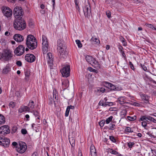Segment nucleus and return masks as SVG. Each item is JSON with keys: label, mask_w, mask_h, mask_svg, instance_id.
I'll list each match as a JSON object with an SVG mask.
<instances>
[{"label": "nucleus", "mask_w": 156, "mask_h": 156, "mask_svg": "<svg viewBox=\"0 0 156 156\" xmlns=\"http://www.w3.org/2000/svg\"><path fill=\"white\" fill-rule=\"evenodd\" d=\"M13 39L18 42H21L24 40L23 37L19 34H16L13 36Z\"/></svg>", "instance_id": "17"}, {"label": "nucleus", "mask_w": 156, "mask_h": 156, "mask_svg": "<svg viewBox=\"0 0 156 156\" xmlns=\"http://www.w3.org/2000/svg\"><path fill=\"white\" fill-rule=\"evenodd\" d=\"M144 98H144V100L145 101L144 102L146 103H149V101L148 100V99H147V98L146 97H147V96L145 95V96H144Z\"/></svg>", "instance_id": "47"}, {"label": "nucleus", "mask_w": 156, "mask_h": 156, "mask_svg": "<svg viewBox=\"0 0 156 156\" xmlns=\"http://www.w3.org/2000/svg\"><path fill=\"white\" fill-rule=\"evenodd\" d=\"M106 14L107 17L108 18H110L111 17V12L109 11H108L106 12Z\"/></svg>", "instance_id": "58"}, {"label": "nucleus", "mask_w": 156, "mask_h": 156, "mask_svg": "<svg viewBox=\"0 0 156 156\" xmlns=\"http://www.w3.org/2000/svg\"><path fill=\"white\" fill-rule=\"evenodd\" d=\"M105 83L107 87L111 90H122V88L121 87H117L110 83L105 82Z\"/></svg>", "instance_id": "12"}, {"label": "nucleus", "mask_w": 156, "mask_h": 156, "mask_svg": "<svg viewBox=\"0 0 156 156\" xmlns=\"http://www.w3.org/2000/svg\"><path fill=\"white\" fill-rule=\"evenodd\" d=\"M151 150L152 151V152L153 153V154L155 156H156V150H153L151 149Z\"/></svg>", "instance_id": "60"}, {"label": "nucleus", "mask_w": 156, "mask_h": 156, "mask_svg": "<svg viewBox=\"0 0 156 156\" xmlns=\"http://www.w3.org/2000/svg\"><path fill=\"white\" fill-rule=\"evenodd\" d=\"M152 117L149 116L147 115L146 120H147V121H151Z\"/></svg>", "instance_id": "57"}, {"label": "nucleus", "mask_w": 156, "mask_h": 156, "mask_svg": "<svg viewBox=\"0 0 156 156\" xmlns=\"http://www.w3.org/2000/svg\"><path fill=\"white\" fill-rule=\"evenodd\" d=\"M124 131V132L126 133L133 132V130L131 129V128L128 127H126Z\"/></svg>", "instance_id": "30"}, {"label": "nucleus", "mask_w": 156, "mask_h": 156, "mask_svg": "<svg viewBox=\"0 0 156 156\" xmlns=\"http://www.w3.org/2000/svg\"><path fill=\"white\" fill-rule=\"evenodd\" d=\"M69 110H70V109H69V108L68 107H67V108L66 109V112L65 115L66 117H67L68 116L69 114Z\"/></svg>", "instance_id": "44"}, {"label": "nucleus", "mask_w": 156, "mask_h": 156, "mask_svg": "<svg viewBox=\"0 0 156 156\" xmlns=\"http://www.w3.org/2000/svg\"><path fill=\"white\" fill-rule=\"evenodd\" d=\"M23 11L21 7L17 6L15 8L13 11V15L15 19L22 18Z\"/></svg>", "instance_id": "3"}, {"label": "nucleus", "mask_w": 156, "mask_h": 156, "mask_svg": "<svg viewBox=\"0 0 156 156\" xmlns=\"http://www.w3.org/2000/svg\"><path fill=\"white\" fill-rule=\"evenodd\" d=\"M146 122V121H142L141 122V125L142 126L145 128L147 126V123Z\"/></svg>", "instance_id": "43"}, {"label": "nucleus", "mask_w": 156, "mask_h": 156, "mask_svg": "<svg viewBox=\"0 0 156 156\" xmlns=\"http://www.w3.org/2000/svg\"><path fill=\"white\" fill-rule=\"evenodd\" d=\"M91 41H92L94 44H99L100 43L99 40L96 38H94L92 37L91 39Z\"/></svg>", "instance_id": "24"}, {"label": "nucleus", "mask_w": 156, "mask_h": 156, "mask_svg": "<svg viewBox=\"0 0 156 156\" xmlns=\"http://www.w3.org/2000/svg\"><path fill=\"white\" fill-rule=\"evenodd\" d=\"M134 143L133 142H129L128 143L127 145L129 148H132L134 145Z\"/></svg>", "instance_id": "45"}, {"label": "nucleus", "mask_w": 156, "mask_h": 156, "mask_svg": "<svg viewBox=\"0 0 156 156\" xmlns=\"http://www.w3.org/2000/svg\"><path fill=\"white\" fill-rule=\"evenodd\" d=\"M24 51V47L22 45H20L14 50V53L16 55L20 56L23 54Z\"/></svg>", "instance_id": "8"}, {"label": "nucleus", "mask_w": 156, "mask_h": 156, "mask_svg": "<svg viewBox=\"0 0 156 156\" xmlns=\"http://www.w3.org/2000/svg\"><path fill=\"white\" fill-rule=\"evenodd\" d=\"M105 121V120H102L99 122V125L101 127H103L104 126Z\"/></svg>", "instance_id": "46"}, {"label": "nucleus", "mask_w": 156, "mask_h": 156, "mask_svg": "<svg viewBox=\"0 0 156 156\" xmlns=\"http://www.w3.org/2000/svg\"><path fill=\"white\" fill-rule=\"evenodd\" d=\"M120 52L121 53L123 57L124 58V59L126 60V58L124 51L122 50V51H121Z\"/></svg>", "instance_id": "50"}, {"label": "nucleus", "mask_w": 156, "mask_h": 156, "mask_svg": "<svg viewBox=\"0 0 156 156\" xmlns=\"http://www.w3.org/2000/svg\"><path fill=\"white\" fill-rule=\"evenodd\" d=\"M105 127H106V129L113 130L115 129V125L114 123L112 122L109 124V126H106Z\"/></svg>", "instance_id": "20"}, {"label": "nucleus", "mask_w": 156, "mask_h": 156, "mask_svg": "<svg viewBox=\"0 0 156 156\" xmlns=\"http://www.w3.org/2000/svg\"><path fill=\"white\" fill-rule=\"evenodd\" d=\"M62 41L61 40L59 39L57 42V47H59V46L63 47L64 46L63 44L62 43Z\"/></svg>", "instance_id": "38"}, {"label": "nucleus", "mask_w": 156, "mask_h": 156, "mask_svg": "<svg viewBox=\"0 0 156 156\" xmlns=\"http://www.w3.org/2000/svg\"><path fill=\"white\" fill-rule=\"evenodd\" d=\"M25 59L28 62H32L35 61V57L33 54H28L26 55Z\"/></svg>", "instance_id": "14"}, {"label": "nucleus", "mask_w": 156, "mask_h": 156, "mask_svg": "<svg viewBox=\"0 0 156 156\" xmlns=\"http://www.w3.org/2000/svg\"><path fill=\"white\" fill-rule=\"evenodd\" d=\"M12 56V55L10 51L8 50L5 51L3 54V57L4 58L6 61L10 60Z\"/></svg>", "instance_id": "15"}, {"label": "nucleus", "mask_w": 156, "mask_h": 156, "mask_svg": "<svg viewBox=\"0 0 156 156\" xmlns=\"http://www.w3.org/2000/svg\"><path fill=\"white\" fill-rule=\"evenodd\" d=\"M12 145L16 147V149L17 147L18 144L16 142H14L12 143Z\"/></svg>", "instance_id": "56"}, {"label": "nucleus", "mask_w": 156, "mask_h": 156, "mask_svg": "<svg viewBox=\"0 0 156 156\" xmlns=\"http://www.w3.org/2000/svg\"><path fill=\"white\" fill-rule=\"evenodd\" d=\"M140 66H141V67H142V69L144 71H147V68L146 66H145L144 65H142V64H140Z\"/></svg>", "instance_id": "51"}, {"label": "nucleus", "mask_w": 156, "mask_h": 156, "mask_svg": "<svg viewBox=\"0 0 156 156\" xmlns=\"http://www.w3.org/2000/svg\"><path fill=\"white\" fill-rule=\"evenodd\" d=\"M76 42L79 48H81L82 47V44H81L80 41L78 40H77L76 41Z\"/></svg>", "instance_id": "36"}, {"label": "nucleus", "mask_w": 156, "mask_h": 156, "mask_svg": "<svg viewBox=\"0 0 156 156\" xmlns=\"http://www.w3.org/2000/svg\"><path fill=\"white\" fill-rule=\"evenodd\" d=\"M126 110L123 109L121 113L122 115H123L124 116L126 115Z\"/></svg>", "instance_id": "52"}, {"label": "nucleus", "mask_w": 156, "mask_h": 156, "mask_svg": "<svg viewBox=\"0 0 156 156\" xmlns=\"http://www.w3.org/2000/svg\"><path fill=\"white\" fill-rule=\"evenodd\" d=\"M55 100L54 98H52L51 97H50L49 99V101H48V104L49 105H52V103H53V101L54 102V104H55V100Z\"/></svg>", "instance_id": "35"}, {"label": "nucleus", "mask_w": 156, "mask_h": 156, "mask_svg": "<svg viewBox=\"0 0 156 156\" xmlns=\"http://www.w3.org/2000/svg\"><path fill=\"white\" fill-rule=\"evenodd\" d=\"M21 132L23 134H26L27 133V130L26 129H23L21 130Z\"/></svg>", "instance_id": "49"}, {"label": "nucleus", "mask_w": 156, "mask_h": 156, "mask_svg": "<svg viewBox=\"0 0 156 156\" xmlns=\"http://www.w3.org/2000/svg\"><path fill=\"white\" fill-rule=\"evenodd\" d=\"M2 142L1 145L6 147L9 146L10 142V140L9 139L4 137L2 139Z\"/></svg>", "instance_id": "16"}, {"label": "nucleus", "mask_w": 156, "mask_h": 156, "mask_svg": "<svg viewBox=\"0 0 156 156\" xmlns=\"http://www.w3.org/2000/svg\"><path fill=\"white\" fill-rule=\"evenodd\" d=\"M30 75V72L27 70L25 72V79L26 81H28L29 80V77Z\"/></svg>", "instance_id": "31"}, {"label": "nucleus", "mask_w": 156, "mask_h": 156, "mask_svg": "<svg viewBox=\"0 0 156 156\" xmlns=\"http://www.w3.org/2000/svg\"><path fill=\"white\" fill-rule=\"evenodd\" d=\"M90 64H91L92 66H94H94L100 68V66L98 62L96 61L94 58H93V59L92 60L91 62L90 63Z\"/></svg>", "instance_id": "18"}, {"label": "nucleus", "mask_w": 156, "mask_h": 156, "mask_svg": "<svg viewBox=\"0 0 156 156\" xmlns=\"http://www.w3.org/2000/svg\"><path fill=\"white\" fill-rule=\"evenodd\" d=\"M13 25L15 29L19 30H24L26 27V22L23 18L15 19Z\"/></svg>", "instance_id": "2"}, {"label": "nucleus", "mask_w": 156, "mask_h": 156, "mask_svg": "<svg viewBox=\"0 0 156 156\" xmlns=\"http://www.w3.org/2000/svg\"><path fill=\"white\" fill-rule=\"evenodd\" d=\"M69 108V109H74V108H75V107L74 106H72V105H70V106H67Z\"/></svg>", "instance_id": "61"}, {"label": "nucleus", "mask_w": 156, "mask_h": 156, "mask_svg": "<svg viewBox=\"0 0 156 156\" xmlns=\"http://www.w3.org/2000/svg\"><path fill=\"white\" fill-rule=\"evenodd\" d=\"M10 68L9 66L8 65H7L5 68L3 69L2 72L3 73L6 74L9 71Z\"/></svg>", "instance_id": "26"}, {"label": "nucleus", "mask_w": 156, "mask_h": 156, "mask_svg": "<svg viewBox=\"0 0 156 156\" xmlns=\"http://www.w3.org/2000/svg\"><path fill=\"white\" fill-rule=\"evenodd\" d=\"M27 148V146L25 143L23 142H20L18 144L16 150L19 153H23L25 151Z\"/></svg>", "instance_id": "5"}, {"label": "nucleus", "mask_w": 156, "mask_h": 156, "mask_svg": "<svg viewBox=\"0 0 156 156\" xmlns=\"http://www.w3.org/2000/svg\"><path fill=\"white\" fill-rule=\"evenodd\" d=\"M124 97H120L118 98V101L121 105L123 104L124 103Z\"/></svg>", "instance_id": "29"}, {"label": "nucleus", "mask_w": 156, "mask_h": 156, "mask_svg": "<svg viewBox=\"0 0 156 156\" xmlns=\"http://www.w3.org/2000/svg\"><path fill=\"white\" fill-rule=\"evenodd\" d=\"M10 132L9 126L8 125H4L0 127V133L3 135L9 134Z\"/></svg>", "instance_id": "9"}, {"label": "nucleus", "mask_w": 156, "mask_h": 156, "mask_svg": "<svg viewBox=\"0 0 156 156\" xmlns=\"http://www.w3.org/2000/svg\"><path fill=\"white\" fill-rule=\"evenodd\" d=\"M15 105V103L13 102H11L9 104V107L12 108H13L14 107Z\"/></svg>", "instance_id": "48"}, {"label": "nucleus", "mask_w": 156, "mask_h": 156, "mask_svg": "<svg viewBox=\"0 0 156 156\" xmlns=\"http://www.w3.org/2000/svg\"><path fill=\"white\" fill-rule=\"evenodd\" d=\"M42 41L43 45V50L45 51L48 48V43L47 39L46 37L44 35L42 36Z\"/></svg>", "instance_id": "13"}, {"label": "nucleus", "mask_w": 156, "mask_h": 156, "mask_svg": "<svg viewBox=\"0 0 156 156\" xmlns=\"http://www.w3.org/2000/svg\"><path fill=\"white\" fill-rule=\"evenodd\" d=\"M141 117L143 120V121H146L147 122H149V121H147V120H146L147 115L142 116Z\"/></svg>", "instance_id": "55"}, {"label": "nucleus", "mask_w": 156, "mask_h": 156, "mask_svg": "<svg viewBox=\"0 0 156 156\" xmlns=\"http://www.w3.org/2000/svg\"><path fill=\"white\" fill-rule=\"evenodd\" d=\"M97 93H99L100 94V93H104L105 91V89L103 87H98L96 90Z\"/></svg>", "instance_id": "27"}, {"label": "nucleus", "mask_w": 156, "mask_h": 156, "mask_svg": "<svg viewBox=\"0 0 156 156\" xmlns=\"http://www.w3.org/2000/svg\"><path fill=\"white\" fill-rule=\"evenodd\" d=\"M70 67L69 65H67L60 70L62 76L67 77L69 76Z\"/></svg>", "instance_id": "6"}, {"label": "nucleus", "mask_w": 156, "mask_h": 156, "mask_svg": "<svg viewBox=\"0 0 156 156\" xmlns=\"http://www.w3.org/2000/svg\"><path fill=\"white\" fill-rule=\"evenodd\" d=\"M90 153L91 156L97 154L95 147L93 145H92L90 146Z\"/></svg>", "instance_id": "19"}, {"label": "nucleus", "mask_w": 156, "mask_h": 156, "mask_svg": "<svg viewBox=\"0 0 156 156\" xmlns=\"http://www.w3.org/2000/svg\"><path fill=\"white\" fill-rule=\"evenodd\" d=\"M83 10L85 16L89 18L91 13V9L90 4L89 3H86L83 8Z\"/></svg>", "instance_id": "4"}, {"label": "nucleus", "mask_w": 156, "mask_h": 156, "mask_svg": "<svg viewBox=\"0 0 156 156\" xmlns=\"http://www.w3.org/2000/svg\"><path fill=\"white\" fill-rule=\"evenodd\" d=\"M85 58L87 61L90 64L94 58L90 56L87 55L86 56Z\"/></svg>", "instance_id": "25"}, {"label": "nucleus", "mask_w": 156, "mask_h": 156, "mask_svg": "<svg viewBox=\"0 0 156 156\" xmlns=\"http://www.w3.org/2000/svg\"><path fill=\"white\" fill-rule=\"evenodd\" d=\"M108 152L115 155H117L119 153L116 151L114 150L111 148H108Z\"/></svg>", "instance_id": "28"}, {"label": "nucleus", "mask_w": 156, "mask_h": 156, "mask_svg": "<svg viewBox=\"0 0 156 156\" xmlns=\"http://www.w3.org/2000/svg\"><path fill=\"white\" fill-rule=\"evenodd\" d=\"M118 48L120 52L121 51H122V49H123V48L122 46H121V45H119L118 47Z\"/></svg>", "instance_id": "63"}, {"label": "nucleus", "mask_w": 156, "mask_h": 156, "mask_svg": "<svg viewBox=\"0 0 156 156\" xmlns=\"http://www.w3.org/2000/svg\"><path fill=\"white\" fill-rule=\"evenodd\" d=\"M129 65L131 67V68L133 70H134V68L133 66V64H132L131 62H129Z\"/></svg>", "instance_id": "53"}, {"label": "nucleus", "mask_w": 156, "mask_h": 156, "mask_svg": "<svg viewBox=\"0 0 156 156\" xmlns=\"http://www.w3.org/2000/svg\"><path fill=\"white\" fill-rule=\"evenodd\" d=\"M33 114L35 117H37V119H40L39 113L37 111H33Z\"/></svg>", "instance_id": "33"}, {"label": "nucleus", "mask_w": 156, "mask_h": 156, "mask_svg": "<svg viewBox=\"0 0 156 156\" xmlns=\"http://www.w3.org/2000/svg\"><path fill=\"white\" fill-rule=\"evenodd\" d=\"M128 119L131 121H134L136 119V116H134V117H131L130 116H128L127 117Z\"/></svg>", "instance_id": "39"}, {"label": "nucleus", "mask_w": 156, "mask_h": 156, "mask_svg": "<svg viewBox=\"0 0 156 156\" xmlns=\"http://www.w3.org/2000/svg\"><path fill=\"white\" fill-rule=\"evenodd\" d=\"M23 109H24V111H29L30 109V108H29V107H28L27 106H23Z\"/></svg>", "instance_id": "41"}, {"label": "nucleus", "mask_w": 156, "mask_h": 156, "mask_svg": "<svg viewBox=\"0 0 156 156\" xmlns=\"http://www.w3.org/2000/svg\"><path fill=\"white\" fill-rule=\"evenodd\" d=\"M109 139L110 140L112 141V142L115 143L116 142V140L115 137L113 136H109Z\"/></svg>", "instance_id": "40"}, {"label": "nucleus", "mask_w": 156, "mask_h": 156, "mask_svg": "<svg viewBox=\"0 0 156 156\" xmlns=\"http://www.w3.org/2000/svg\"><path fill=\"white\" fill-rule=\"evenodd\" d=\"M133 2L136 4L139 3L140 2L138 0H131Z\"/></svg>", "instance_id": "62"}, {"label": "nucleus", "mask_w": 156, "mask_h": 156, "mask_svg": "<svg viewBox=\"0 0 156 156\" xmlns=\"http://www.w3.org/2000/svg\"><path fill=\"white\" fill-rule=\"evenodd\" d=\"M46 58L50 69H53V60L52 54L50 52L48 53L47 55Z\"/></svg>", "instance_id": "11"}, {"label": "nucleus", "mask_w": 156, "mask_h": 156, "mask_svg": "<svg viewBox=\"0 0 156 156\" xmlns=\"http://www.w3.org/2000/svg\"><path fill=\"white\" fill-rule=\"evenodd\" d=\"M2 12L4 15L7 17H10L12 13V10L10 8L6 7H3Z\"/></svg>", "instance_id": "10"}, {"label": "nucleus", "mask_w": 156, "mask_h": 156, "mask_svg": "<svg viewBox=\"0 0 156 156\" xmlns=\"http://www.w3.org/2000/svg\"><path fill=\"white\" fill-rule=\"evenodd\" d=\"M10 33L8 31H6L5 32V35L6 36H8L10 34Z\"/></svg>", "instance_id": "64"}, {"label": "nucleus", "mask_w": 156, "mask_h": 156, "mask_svg": "<svg viewBox=\"0 0 156 156\" xmlns=\"http://www.w3.org/2000/svg\"><path fill=\"white\" fill-rule=\"evenodd\" d=\"M19 112H24L23 107H21L19 109Z\"/></svg>", "instance_id": "59"}, {"label": "nucleus", "mask_w": 156, "mask_h": 156, "mask_svg": "<svg viewBox=\"0 0 156 156\" xmlns=\"http://www.w3.org/2000/svg\"><path fill=\"white\" fill-rule=\"evenodd\" d=\"M69 140L71 145L73 147L75 145V140L73 137H69Z\"/></svg>", "instance_id": "32"}, {"label": "nucleus", "mask_w": 156, "mask_h": 156, "mask_svg": "<svg viewBox=\"0 0 156 156\" xmlns=\"http://www.w3.org/2000/svg\"><path fill=\"white\" fill-rule=\"evenodd\" d=\"M16 64L18 66H21L22 65V62L20 61H17L16 62Z\"/></svg>", "instance_id": "54"}, {"label": "nucleus", "mask_w": 156, "mask_h": 156, "mask_svg": "<svg viewBox=\"0 0 156 156\" xmlns=\"http://www.w3.org/2000/svg\"><path fill=\"white\" fill-rule=\"evenodd\" d=\"M112 118L113 117L111 116L107 119L105 121L106 123L107 124H109L112 121Z\"/></svg>", "instance_id": "37"}, {"label": "nucleus", "mask_w": 156, "mask_h": 156, "mask_svg": "<svg viewBox=\"0 0 156 156\" xmlns=\"http://www.w3.org/2000/svg\"><path fill=\"white\" fill-rule=\"evenodd\" d=\"M5 117L2 114H0V125L5 123Z\"/></svg>", "instance_id": "21"}, {"label": "nucleus", "mask_w": 156, "mask_h": 156, "mask_svg": "<svg viewBox=\"0 0 156 156\" xmlns=\"http://www.w3.org/2000/svg\"><path fill=\"white\" fill-rule=\"evenodd\" d=\"M120 39L123 43V45L124 46H126L127 45V42L125 40V39L122 36H121L120 37Z\"/></svg>", "instance_id": "34"}, {"label": "nucleus", "mask_w": 156, "mask_h": 156, "mask_svg": "<svg viewBox=\"0 0 156 156\" xmlns=\"http://www.w3.org/2000/svg\"><path fill=\"white\" fill-rule=\"evenodd\" d=\"M26 44L27 47L31 50H34L37 46V41L35 38L32 35L27 36Z\"/></svg>", "instance_id": "1"}, {"label": "nucleus", "mask_w": 156, "mask_h": 156, "mask_svg": "<svg viewBox=\"0 0 156 156\" xmlns=\"http://www.w3.org/2000/svg\"><path fill=\"white\" fill-rule=\"evenodd\" d=\"M145 25L147 27L150 28L152 30H154V27L151 24H146Z\"/></svg>", "instance_id": "42"}, {"label": "nucleus", "mask_w": 156, "mask_h": 156, "mask_svg": "<svg viewBox=\"0 0 156 156\" xmlns=\"http://www.w3.org/2000/svg\"><path fill=\"white\" fill-rule=\"evenodd\" d=\"M53 98H54L56 100H57L58 99V97H57L58 96V93L57 90L54 89L53 90Z\"/></svg>", "instance_id": "23"}, {"label": "nucleus", "mask_w": 156, "mask_h": 156, "mask_svg": "<svg viewBox=\"0 0 156 156\" xmlns=\"http://www.w3.org/2000/svg\"><path fill=\"white\" fill-rule=\"evenodd\" d=\"M59 46V47H57V49L58 53V55L61 58H64L65 56L66 52L65 50L66 48L64 46L63 47H61Z\"/></svg>", "instance_id": "7"}, {"label": "nucleus", "mask_w": 156, "mask_h": 156, "mask_svg": "<svg viewBox=\"0 0 156 156\" xmlns=\"http://www.w3.org/2000/svg\"><path fill=\"white\" fill-rule=\"evenodd\" d=\"M34 102L33 101L30 100L28 104V106L30 109H33L34 107Z\"/></svg>", "instance_id": "22"}]
</instances>
